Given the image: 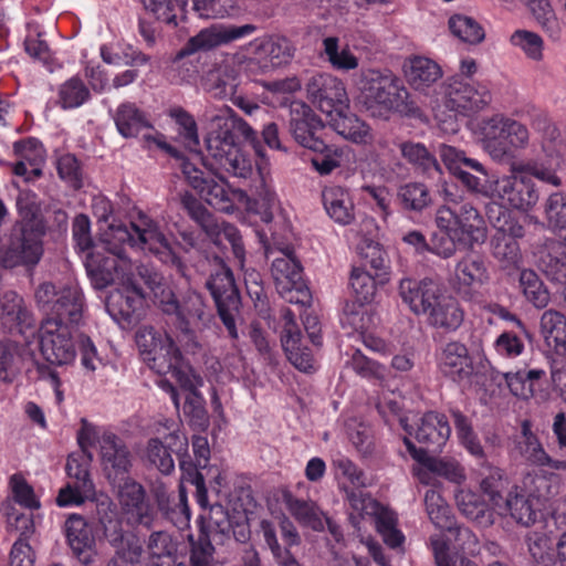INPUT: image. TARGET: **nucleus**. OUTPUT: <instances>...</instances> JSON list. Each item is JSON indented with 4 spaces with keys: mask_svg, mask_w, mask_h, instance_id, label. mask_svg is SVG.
<instances>
[{
    "mask_svg": "<svg viewBox=\"0 0 566 566\" xmlns=\"http://www.w3.org/2000/svg\"><path fill=\"white\" fill-rule=\"evenodd\" d=\"M424 506L430 521L437 528L449 531L452 528L453 521L450 515V507L438 491L427 490Z\"/></svg>",
    "mask_w": 566,
    "mask_h": 566,
    "instance_id": "nucleus-50",
    "label": "nucleus"
},
{
    "mask_svg": "<svg viewBox=\"0 0 566 566\" xmlns=\"http://www.w3.org/2000/svg\"><path fill=\"white\" fill-rule=\"evenodd\" d=\"M284 502L290 513L301 524L314 531L324 530L323 513L314 502L297 499L290 493L284 495Z\"/></svg>",
    "mask_w": 566,
    "mask_h": 566,
    "instance_id": "nucleus-44",
    "label": "nucleus"
},
{
    "mask_svg": "<svg viewBox=\"0 0 566 566\" xmlns=\"http://www.w3.org/2000/svg\"><path fill=\"white\" fill-rule=\"evenodd\" d=\"M480 488L488 496L490 505L496 512H502L509 491V480L499 468L485 467L481 472Z\"/></svg>",
    "mask_w": 566,
    "mask_h": 566,
    "instance_id": "nucleus-35",
    "label": "nucleus"
},
{
    "mask_svg": "<svg viewBox=\"0 0 566 566\" xmlns=\"http://www.w3.org/2000/svg\"><path fill=\"white\" fill-rule=\"evenodd\" d=\"M490 280L486 263L482 256L465 255L454 268V282L458 290L482 286Z\"/></svg>",
    "mask_w": 566,
    "mask_h": 566,
    "instance_id": "nucleus-34",
    "label": "nucleus"
},
{
    "mask_svg": "<svg viewBox=\"0 0 566 566\" xmlns=\"http://www.w3.org/2000/svg\"><path fill=\"white\" fill-rule=\"evenodd\" d=\"M14 153L22 159L14 164L13 172L17 176L31 180L32 177H39L41 170L34 166L30 153H39L38 143L34 139L15 142L13 145Z\"/></svg>",
    "mask_w": 566,
    "mask_h": 566,
    "instance_id": "nucleus-57",
    "label": "nucleus"
},
{
    "mask_svg": "<svg viewBox=\"0 0 566 566\" xmlns=\"http://www.w3.org/2000/svg\"><path fill=\"white\" fill-rule=\"evenodd\" d=\"M506 512H510L516 523L523 526L532 525L537 518V513L533 509L531 500L518 493H509L502 512L497 513L502 515Z\"/></svg>",
    "mask_w": 566,
    "mask_h": 566,
    "instance_id": "nucleus-54",
    "label": "nucleus"
},
{
    "mask_svg": "<svg viewBox=\"0 0 566 566\" xmlns=\"http://www.w3.org/2000/svg\"><path fill=\"white\" fill-rule=\"evenodd\" d=\"M207 235L216 244H221L223 240H227L231 245L232 253L237 259L239 265L243 268V262L245 260V250L241 234L237 227L227 222L219 223L216 220V230H213V233H207Z\"/></svg>",
    "mask_w": 566,
    "mask_h": 566,
    "instance_id": "nucleus-62",
    "label": "nucleus"
},
{
    "mask_svg": "<svg viewBox=\"0 0 566 566\" xmlns=\"http://www.w3.org/2000/svg\"><path fill=\"white\" fill-rule=\"evenodd\" d=\"M117 499L128 523L153 527L157 517L154 505L147 497L145 488L132 478L118 483Z\"/></svg>",
    "mask_w": 566,
    "mask_h": 566,
    "instance_id": "nucleus-18",
    "label": "nucleus"
},
{
    "mask_svg": "<svg viewBox=\"0 0 566 566\" xmlns=\"http://www.w3.org/2000/svg\"><path fill=\"white\" fill-rule=\"evenodd\" d=\"M349 286L359 305L368 304L374 301L377 292L376 277L365 269L353 268L349 277Z\"/></svg>",
    "mask_w": 566,
    "mask_h": 566,
    "instance_id": "nucleus-51",
    "label": "nucleus"
},
{
    "mask_svg": "<svg viewBox=\"0 0 566 566\" xmlns=\"http://www.w3.org/2000/svg\"><path fill=\"white\" fill-rule=\"evenodd\" d=\"M198 192L208 205L220 211L230 212L233 208L230 192L223 178H219V180L209 178L207 185Z\"/></svg>",
    "mask_w": 566,
    "mask_h": 566,
    "instance_id": "nucleus-59",
    "label": "nucleus"
},
{
    "mask_svg": "<svg viewBox=\"0 0 566 566\" xmlns=\"http://www.w3.org/2000/svg\"><path fill=\"white\" fill-rule=\"evenodd\" d=\"M539 327L547 344L566 354V316L558 311L547 310L541 316Z\"/></svg>",
    "mask_w": 566,
    "mask_h": 566,
    "instance_id": "nucleus-43",
    "label": "nucleus"
},
{
    "mask_svg": "<svg viewBox=\"0 0 566 566\" xmlns=\"http://www.w3.org/2000/svg\"><path fill=\"white\" fill-rule=\"evenodd\" d=\"M147 552L153 566H177V543L165 531L153 532L147 541Z\"/></svg>",
    "mask_w": 566,
    "mask_h": 566,
    "instance_id": "nucleus-41",
    "label": "nucleus"
},
{
    "mask_svg": "<svg viewBox=\"0 0 566 566\" xmlns=\"http://www.w3.org/2000/svg\"><path fill=\"white\" fill-rule=\"evenodd\" d=\"M212 266L205 286L210 292L228 336L237 340L239 339L237 322L240 318L241 296L233 273L226 262L214 256Z\"/></svg>",
    "mask_w": 566,
    "mask_h": 566,
    "instance_id": "nucleus-8",
    "label": "nucleus"
},
{
    "mask_svg": "<svg viewBox=\"0 0 566 566\" xmlns=\"http://www.w3.org/2000/svg\"><path fill=\"white\" fill-rule=\"evenodd\" d=\"M520 453L531 463L544 465L549 463V455L545 452L537 437L531 431L527 421L522 424V437L518 441Z\"/></svg>",
    "mask_w": 566,
    "mask_h": 566,
    "instance_id": "nucleus-61",
    "label": "nucleus"
},
{
    "mask_svg": "<svg viewBox=\"0 0 566 566\" xmlns=\"http://www.w3.org/2000/svg\"><path fill=\"white\" fill-rule=\"evenodd\" d=\"M449 29L454 36L469 44H479L485 38L483 27L475 19L463 14L452 15Z\"/></svg>",
    "mask_w": 566,
    "mask_h": 566,
    "instance_id": "nucleus-48",
    "label": "nucleus"
},
{
    "mask_svg": "<svg viewBox=\"0 0 566 566\" xmlns=\"http://www.w3.org/2000/svg\"><path fill=\"white\" fill-rule=\"evenodd\" d=\"M427 323L447 333L455 332L464 321V311L460 303L450 295L440 294L426 315Z\"/></svg>",
    "mask_w": 566,
    "mask_h": 566,
    "instance_id": "nucleus-29",
    "label": "nucleus"
},
{
    "mask_svg": "<svg viewBox=\"0 0 566 566\" xmlns=\"http://www.w3.org/2000/svg\"><path fill=\"white\" fill-rule=\"evenodd\" d=\"M401 156L423 175L433 177L440 172L437 158L421 143L402 142L399 144Z\"/></svg>",
    "mask_w": 566,
    "mask_h": 566,
    "instance_id": "nucleus-42",
    "label": "nucleus"
},
{
    "mask_svg": "<svg viewBox=\"0 0 566 566\" xmlns=\"http://www.w3.org/2000/svg\"><path fill=\"white\" fill-rule=\"evenodd\" d=\"M295 48L285 36L265 35L252 40L233 55L234 63L247 72L265 74L287 64L294 56Z\"/></svg>",
    "mask_w": 566,
    "mask_h": 566,
    "instance_id": "nucleus-9",
    "label": "nucleus"
},
{
    "mask_svg": "<svg viewBox=\"0 0 566 566\" xmlns=\"http://www.w3.org/2000/svg\"><path fill=\"white\" fill-rule=\"evenodd\" d=\"M324 208L336 223L350 224L355 219V207L349 192L339 187H327L322 192Z\"/></svg>",
    "mask_w": 566,
    "mask_h": 566,
    "instance_id": "nucleus-33",
    "label": "nucleus"
},
{
    "mask_svg": "<svg viewBox=\"0 0 566 566\" xmlns=\"http://www.w3.org/2000/svg\"><path fill=\"white\" fill-rule=\"evenodd\" d=\"M164 344H161L156 352L147 356L145 361L148 366L159 375L179 374V368L182 361V355L179 347L176 345L172 337L165 333Z\"/></svg>",
    "mask_w": 566,
    "mask_h": 566,
    "instance_id": "nucleus-36",
    "label": "nucleus"
},
{
    "mask_svg": "<svg viewBox=\"0 0 566 566\" xmlns=\"http://www.w3.org/2000/svg\"><path fill=\"white\" fill-rule=\"evenodd\" d=\"M491 255L497 265L507 272L517 270L523 263L521 248L517 241L503 234H494L490 242Z\"/></svg>",
    "mask_w": 566,
    "mask_h": 566,
    "instance_id": "nucleus-39",
    "label": "nucleus"
},
{
    "mask_svg": "<svg viewBox=\"0 0 566 566\" xmlns=\"http://www.w3.org/2000/svg\"><path fill=\"white\" fill-rule=\"evenodd\" d=\"M481 136L484 150L493 159L502 160L516 149L528 144V129L520 122L494 115L481 123Z\"/></svg>",
    "mask_w": 566,
    "mask_h": 566,
    "instance_id": "nucleus-10",
    "label": "nucleus"
},
{
    "mask_svg": "<svg viewBox=\"0 0 566 566\" xmlns=\"http://www.w3.org/2000/svg\"><path fill=\"white\" fill-rule=\"evenodd\" d=\"M158 308L172 318L184 347L195 353L200 347L195 331L205 326L210 317L203 296L191 289L184 293H177L174 289L164 291L159 294Z\"/></svg>",
    "mask_w": 566,
    "mask_h": 566,
    "instance_id": "nucleus-4",
    "label": "nucleus"
},
{
    "mask_svg": "<svg viewBox=\"0 0 566 566\" xmlns=\"http://www.w3.org/2000/svg\"><path fill=\"white\" fill-rule=\"evenodd\" d=\"M403 71L409 85L422 93H427L442 76L441 67L434 61L423 56H413L407 60Z\"/></svg>",
    "mask_w": 566,
    "mask_h": 566,
    "instance_id": "nucleus-31",
    "label": "nucleus"
},
{
    "mask_svg": "<svg viewBox=\"0 0 566 566\" xmlns=\"http://www.w3.org/2000/svg\"><path fill=\"white\" fill-rule=\"evenodd\" d=\"M520 286L525 298L536 308H544L548 305L551 294L534 270L523 269L521 271Z\"/></svg>",
    "mask_w": 566,
    "mask_h": 566,
    "instance_id": "nucleus-47",
    "label": "nucleus"
},
{
    "mask_svg": "<svg viewBox=\"0 0 566 566\" xmlns=\"http://www.w3.org/2000/svg\"><path fill=\"white\" fill-rule=\"evenodd\" d=\"M357 85L356 103L374 117L399 111L406 105L408 91L389 70H365Z\"/></svg>",
    "mask_w": 566,
    "mask_h": 566,
    "instance_id": "nucleus-5",
    "label": "nucleus"
},
{
    "mask_svg": "<svg viewBox=\"0 0 566 566\" xmlns=\"http://www.w3.org/2000/svg\"><path fill=\"white\" fill-rule=\"evenodd\" d=\"M282 347L286 354L287 359L300 371L311 373L315 369V360L312 352L306 346H303L301 337L281 339Z\"/></svg>",
    "mask_w": 566,
    "mask_h": 566,
    "instance_id": "nucleus-55",
    "label": "nucleus"
},
{
    "mask_svg": "<svg viewBox=\"0 0 566 566\" xmlns=\"http://www.w3.org/2000/svg\"><path fill=\"white\" fill-rule=\"evenodd\" d=\"M38 307L46 317L60 325L73 327L83 317L84 296L76 283L55 284L43 282L34 291Z\"/></svg>",
    "mask_w": 566,
    "mask_h": 566,
    "instance_id": "nucleus-7",
    "label": "nucleus"
},
{
    "mask_svg": "<svg viewBox=\"0 0 566 566\" xmlns=\"http://www.w3.org/2000/svg\"><path fill=\"white\" fill-rule=\"evenodd\" d=\"M256 31L254 24H212L191 36L176 53L172 64L178 65L186 56L197 52L210 51L218 46L229 44L242 38L250 36Z\"/></svg>",
    "mask_w": 566,
    "mask_h": 566,
    "instance_id": "nucleus-13",
    "label": "nucleus"
},
{
    "mask_svg": "<svg viewBox=\"0 0 566 566\" xmlns=\"http://www.w3.org/2000/svg\"><path fill=\"white\" fill-rule=\"evenodd\" d=\"M156 432L159 437L147 441L144 459L163 474L169 475L175 470L171 452H175L180 460V453L188 451V439L174 420L159 422Z\"/></svg>",
    "mask_w": 566,
    "mask_h": 566,
    "instance_id": "nucleus-12",
    "label": "nucleus"
},
{
    "mask_svg": "<svg viewBox=\"0 0 566 566\" xmlns=\"http://www.w3.org/2000/svg\"><path fill=\"white\" fill-rule=\"evenodd\" d=\"M21 355L14 342H0V380L12 382L20 371Z\"/></svg>",
    "mask_w": 566,
    "mask_h": 566,
    "instance_id": "nucleus-63",
    "label": "nucleus"
},
{
    "mask_svg": "<svg viewBox=\"0 0 566 566\" xmlns=\"http://www.w3.org/2000/svg\"><path fill=\"white\" fill-rule=\"evenodd\" d=\"M329 125L337 134L353 143L366 145L373 139L370 127L349 109L331 117Z\"/></svg>",
    "mask_w": 566,
    "mask_h": 566,
    "instance_id": "nucleus-37",
    "label": "nucleus"
},
{
    "mask_svg": "<svg viewBox=\"0 0 566 566\" xmlns=\"http://www.w3.org/2000/svg\"><path fill=\"white\" fill-rule=\"evenodd\" d=\"M397 197L402 208L409 211L420 212L431 205L430 192L421 182L402 185L398 189Z\"/></svg>",
    "mask_w": 566,
    "mask_h": 566,
    "instance_id": "nucleus-49",
    "label": "nucleus"
},
{
    "mask_svg": "<svg viewBox=\"0 0 566 566\" xmlns=\"http://www.w3.org/2000/svg\"><path fill=\"white\" fill-rule=\"evenodd\" d=\"M398 291L401 300L409 306L411 312L423 316L428 314L430 307H432L442 293L439 285L428 277L420 281L403 277L399 282Z\"/></svg>",
    "mask_w": 566,
    "mask_h": 566,
    "instance_id": "nucleus-23",
    "label": "nucleus"
},
{
    "mask_svg": "<svg viewBox=\"0 0 566 566\" xmlns=\"http://www.w3.org/2000/svg\"><path fill=\"white\" fill-rule=\"evenodd\" d=\"M114 122L118 133L124 138H135L145 128H153L146 114L134 103L120 104L115 114Z\"/></svg>",
    "mask_w": 566,
    "mask_h": 566,
    "instance_id": "nucleus-38",
    "label": "nucleus"
},
{
    "mask_svg": "<svg viewBox=\"0 0 566 566\" xmlns=\"http://www.w3.org/2000/svg\"><path fill=\"white\" fill-rule=\"evenodd\" d=\"M43 220L35 214L23 217L10 230L7 241L0 245V265L6 269L35 266L43 254Z\"/></svg>",
    "mask_w": 566,
    "mask_h": 566,
    "instance_id": "nucleus-6",
    "label": "nucleus"
},
{
    "mask_svg": "<svg viewBox=\"0 0 566 566\" xmlns=\"http://www.w3.org/2000/svg\"><path fill=\"white\" fill-rule=\"evenodd\" d=\"M543 129V150L548 157L555 158V166L558 167L566 163V128L560 130L544 119Z\"/></svg>",
    "mask_w": 566,
    "mask_h": 566,
    "instance_id": "nucleus-52",
    "label": "nucleus"
},
{
    "mask_svg": "<svg viewBox=\"0 0 566 566\" xmlns=\"http://www.w3.org/2000/svg\"><path fill=\"white\" fill-rule=\"evenodd\" d=\"M65 469L72 482L60 490L56 503L59 506L78 505L94 491L87 463L80 462L77 458L69 457Z\"/></svg>",
    "mask_w": 566,
    "mask_h": 566,
    "instance_id": "nucleus-24",
    "label": "nucleus"
},
{
    "mask_svg": "<svg viewBox=\"0 0 566 566\" xmlns=\"http://www.w3.org/2000/svg\"><path fill=\"white\" fill-rule=\"evenodd\" d=\"M434 360L438 371L457 384L470 381L475 374L473 356L460 340L452 339L440 345L436 349Z\"/></svg>",
    "mask_w": 566,
    "mask_h": 566,
    "instance_id": "nucleus-17",
    "label": "nucleus"
},
{
    "mask_svg": "<svg viewBox=\"0 0 566 566\" xmlns=\"http://www.w3.org/2000/svg\"><path fill=\"white\" fill-rule=\"evenodd\" d=\"M526 544L537 565L553 566L555 564V548L549 536L538 532L530 533L526 536Z\"/></svg>",
    "mask_w": 566,
    "mask_h": 566,
    "instance_id": "nucleus-58",
    "label": "nucleus"
},
{
    "mask_svg": "<svg viewBox=\"0 0 566 566\" xmlns=\"http://www.w3.org/2000/svg\"><path fill=\"white\" fill-rule=\"evenodd\" d=\"M206 513L201 515V518L207 522V537L208 539L216 542L217 544H224L230 538V532L232 530V520L228 511L221 504H212L203 507Z\"/></svg>",
    "mask_w": 566,
    "mask_h": 566,
    "instance_id": "nucleus-40",
    "label": "nucleus"
},
{
    "mask_svg": "<svg viewBox=\"0 0 566 566\" xmlns=\"http://www.w3.org/2000/svg\"><path fill=\"white\" fill-rule=\"evenodd\" d=\"M538 269L552 284L566 285V242L548 240L541 252Z\"/></svg>",
    "mask_w": 566,
    "mask_h": 566,
    "instance_id": "nucleus-30",
    "label": "nucleus"
},
{
    "mask_svg": "<svg viewBox=\"0 0 566 566\" xmlns=\"http://www.w3.org/2000/svg\"><path fill=\"white\" fill-rule=\"evenodd\" d=\"M547 223L554 230H566V192L555 191L544 203Z\"/></svg>",
    "mask_w": 566,
    "mask_h": 566,
    "instance_id": "nucleus-64",
    "label": "nucleus"
},
{
    "mask_svg": "<svg viewBox=\"0 0 566 566\" xmlns=\"http://www.w3.org/2000/svg\"><path fill=\"white\" fill-rule=\"evenodd\" d=\"M446 205L436 213L439 230H449L459 245L473 249L488 239V227L479 210L470 202H462V196L453 185L442 189Z\"/></svg>",
    "mask_w": 566,
    "mask_h": 566,
    "instance_id": "nucleus-3",
    "label": "nucleus"
},
{
    "mask_svg": "<svg viewBox=\"0 0 566 566\" xmlns=\"http://www.w3.org/2000/svg\"><path fill=\"white\" fill-rule=\"evenodd\" d=\"M436 102L461 115H471L485 108L492 101L489 87L480 82H471L463 76H451L442 82Z\"/></svg>",
    "mask_w": 566,
    "mask_h": 566,
    "instance_id": "nucleus-11",
    "label": "nucleus"
},
{
    "mask_svg": "<svg viewBox=\"0 0 566 566\" xmlns=\"http://www.w3.org/2000/svg\"><path fill=\"white\" fill-rule=\"evenodd\" d=\"M99 521L104 525L106 538L115 548L114 557H118L124 565L138 563L144 552L139 539L133 534L125 533L118 521L109 520L108 525L105 524L104 517Z\"/></svg>",
    "mask_w": 566,
    "mask_h": 566,
    "instance_id": "nucleus-28",
    "label": "nucleus"
},
{
    "mask_svg": "<svg viewBox=\"0 0 566 566\" xmlns=\"http://www.w3.org/2000/svg\"><path fill=\"white\" fill-rule=\"evenodd\" d=\"M493 195L503 206L523 212L532 210L539 199L535 182L521 171V167L513 168L511 175L495 180Z\"/></svg>",
    "mask_w": 566,
    "mask_h": 566,
    "instance_id": "nucleus-14",
    "label": "nucleus"
},
{
    "mask_svg": "<svg viewBox=\"0 0 566 566\" xmlns=\"http://www.w3.org/2000/svg\"><path fill=\"white\" fill-rule=\"evenodd\" d=\"M203 87L216 98L231 97L235 93L237 77L228 66H218L208 72Z\"/></svg>",
    "mask_w": 566,
    "mask_h": 566,
    "instance_id": "nucleus-45",
    "label": "nucleus"
},
{
    "mask_svg": "<svg viewBox=\"0 0 566 566\" xmlns=\"http://www.w3.org/2000/svg\"><path fill=\"white\" fill-rule=\"evenodd\" d=\"M99 454L103 471L112 482H123L133 468V454L125 442L112 432L99 439Z\"/></svg>",
    "mask_w": 566,
    "mask_h": 566,
    "instance_id": "nucleus-20",
    "label": "nucleus"
},
{
    "mask_svg": "<svg viewBox=\"0 0 566 566\" xmlns=\"http://www.w3.org/2000/svg\"><path fill=\"white\" fill-rule=\"evenodd\" d=\"M307 98L329 118L349 109L345 84L328 73H316L306 83Z\"/></svg>",
    "mask_w": 566,
    "mask_h": 566,
    "instance_id": "nucleus-15",
    "label": "nucleus"
},
{
    "mask_svg": "<svg viewBox=\"0 0 566 566\" xmlns=\"http://www.w3.org/2000/svg\"><path fill=\"white\" fill-rule=\"evenodd\" d=\"M455 503L459 511L476 525L490 527L494 524L496 510H493L480 494L471 490H460L455 494Z\"/></svg>",
    "mask_w": 566,
    "mask_h": 566,
    "instance_id": "nucleus-32",
    "label": "nucleus"
},
{
    "mask_svg": "<svg viewBox=\"0 0 566 566\" xmlns=\"http://www.w3.org/2000/svg\"><path fill=\"white\" fill-rule=\"evenodd\" d=\"M181 207L188 216L207 233H213L216 230V218L209 210L190 192L180 195Z\"/></svg>",
    "mask_w": 566,
    "mask_h": 566,
    "instance_id": "nucleus-60",
    "label": "nucleus"
},
{
    "mask_svg": "<svg viewBox=\"0 0 566 566\" xmlns=\"http://www.w3.org/2000/svg\"><path fill=\"white\" fill-rule=\"evenodd\" d=\"M126 245L148 251L163 263L175 266L181 275H185L186 265L172 251L158 224L143 216L138 222H130L129 227L111 224L105 238L106 253L90 252L87 254L85 269L94 289L104 290L130 271L132 262L126 252Z\"/></svg>",
    "mask_w": 566,
    "mask_h": 566,
    "instance_id": "nucleus-1",
    "label": "nucleus"
},
{
    "mask_svg": "<svg viewBox=\"0 0 566 566\" xmlns=\"http://www.w3.org/2000/svg\"><path fill=\"white\" fill-rule=\"evenodd\" d=\"M280 256L272 261L271 274L279 293L290 292L293 286H300L303 270L290 247H277Z\"/></svg>",
    "mask_w": 566,
    "mask_h": 566,
    "instance_id": "nucleus-27",
    "label": "nucleus"
},
{
    "mask_svg": "<svg viewBox=\"0 0 566 566\" xmlns=\"http://www.w3.org/2000/svg\"><path fill=\"white\" fill-rule=\"evenodd\" d=\"M206 117L210 125L206 148L208 155L214 160V165L234 177H249L252 165L241 153L239 138L249 143L258 154H261L258 133L228 106L206 112Z\"/></svg>",
    "mask_w": 566,
    "mask_h": 566,
    "instance_id": "nucleus-2",
    "label": "nucleus"
},
{
    "mask_svg": "<svg viewBox=\"0 0 566 566\" xmlns=\"http://www.w3.org/2000/svg\"><path fill=\"white\" fill-rule=\"evenodd\" d=\"M451 428L444 415L438 412L424 413L417 427L415 438L429 453L440 452L446 446Z\"/></svg>",
    "mask_w": 566,
    "mask_h": 566,
    "instance_id": "nucleus-25",
    "label": "nucleus"
},
{
    "mask_svg": "<svg viewBox=\"0 0 566 566\" xmlns=\"http://www.w3.org/2000/svg\"><path fill=\"white\" fill-rule=\"evenodd\" d=\"M192 450L195 454V463L190 460L187 451L180 453V469L186 481L196 486V501L200 506L207 505V488L205 476L200 472L206 469L210 460V448L208 439L202 436L192 437Z\"/></svg>",
    "mask_w": 566,
    "mask_h": 566,
    "instance_id": "nucleus-21",
    "label": "nucleus"
},
{
    "mask_svg": "<svg viewBox=\"0 0 566 566\" xmlns=\"http://www.w3.org/2000/svg\"><path fill=\"white\" fill-rule=\"evenodd\" d=\"M156 512H159L165 520L175 526L186 525L190 518V510L184 488H180L177 499L169 496L163 505L158 504Z\"/></svg>",
    "mask_w": 566,
    "mask_h": 566,
    "instance_id": "nucleus-53",
    "label": "nucleus"
},
{
    "mask_svg": "<svg viewBox=\"0 0 566 566\" xmlns=\"http://www.w3.org/2000/svg\"><path fill=\"white\" fill-rule=\"evenodd\" d=\"M527 4L547 36L558 42L562 39V25L549 0H527Z\"/></svg>",
    "mask_w": 566,
    "mask_h": 566,
    "instance_id": "nucleus-46",
    "label": "nucleus"
},
{
    "mask_svg": "<svg viewBox=\"0 0 566 566\" xmlns=\"http://www.w3.org/2000/svg\"><path fill=\"white\" fill-rule=\"evenodd\" d=\"M72 328L53 321H42L40 333V352L51 365L72 364L76 356Z\"/></svg>",
    "mask_w": 566,
    "mask_h": 566,
    "instance_id": "nucleus-16",
    "label": "nucleus"
},
{
    "mask_svg": "<svg viewBox=\"0 0 566 566\" xmlns=\"http://www.w3.org/2000/svg\"><path fill=\"white\" fill-rule=\"evenodd\" d=\"M290 107V132L294 139L311 150L324 148V142L318 133L324 128L322 119L303 101L293 99Z\"/></svg>",
    "mask_w": 566,
    "mask_h": 566,
    "instance_id": "nucleus-19",
    "label": "nucleus"
},
{
    "mask_svg": "<svg viewBox=\"0 0 566 566\" xmlns=\"http://www.w3.org/2000/svg\"><path fill=\"white\" fill-rule=\"evenodd\" d=\"M144 8L167 24L177 25V19L185 12L187 0H143Z\"/></svg>",
    "mask_w": 566,
    "mask_h": 566,
    "instance_id": "nucleus-56",
    "label": "nucleus"
},
{
    "mask_svg": "<svg viewBox=\"0 0 566 566\" xmlns=\"http://www.w3.org/2000/svg\"><path fill=\"white\" fill-rule=\"evenodd\" d=\"M64 534L77 559L90 565L93 562L95 539L84 517L71 514L64 523Z\"/></svg>",
    "mask_w": 566,
    "mask_h": 566,
    "instance_id": "nucleus-26",
    "label": "nucleus"
},
{
    "mask_svg": "<svg viewBox=\"0 0 566 566\" xmlns=\"http://www.w3.org/2000/svg\"><path fill=\"white\" fill-rule=\"evenodd\" d=\"M144 298L143 289L130 283L124 290L116 291L107 297L106 310L115 322L129 326L139 319Z\"/></svg>",
    "mask_w": 566,
    "mask_h": 566,
    "instance_id": "nucleus-22",
    "label": "nucleus"
}]
</instances>
